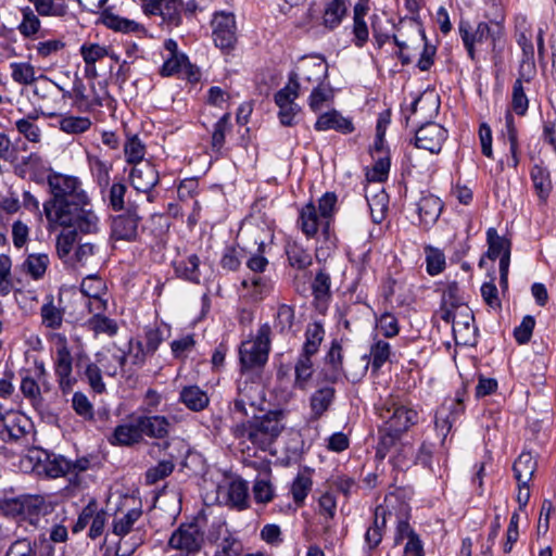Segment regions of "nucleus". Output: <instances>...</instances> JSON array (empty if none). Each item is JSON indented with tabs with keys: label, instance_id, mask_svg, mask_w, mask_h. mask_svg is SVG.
Returning a JSON list of instances; mask_svg holds the SVG:
<instances>
[{
	"label": "nucleus",
	"instance_id": "nucleus-1",
	"mask_svg": "<svg viewBox=\"0 0 556 556\" xmlns=\"http://www.w3.org/2000/svg\"><path fill=\"white\" fill-rule=\"evenodd\" d=\"M47 184L50 198L42 208L49 231L56 230L58 226H76L83 233L98 231L99 218L77 177L53 172L48 175Z\"/></svg>",
	"mask_w": 556,
	"mask_h": 556
},
{
	"label": "nucleus",
	"instance_id": "nucleus-2",
	"mask_svg": "<svg viewBox=\"0 0 556 556\" xmlns=\"http://www.w3.org/2000/svg\"><path fill=\"white\" fill-rule=\"evenodd\" d=\"M377 413L382 421V425L379 427L380 440L377 455L383 458L400 440L402 433L417 424L418 413L412 407L404 405L393 395H390L377 406Z\"/></svg>",
	"mask_w": 556,
	"mask_h": 556
},
{
	"label": "nucleus",
	"instance_id": "nucleus-3",
	"mask_svg": "<svg viewBox=\"0 0 556 556\" xmlns=\"http://www.w3.org/2000/svg\"><path fill=\"white\" fill-rule=\"evenodd\" d=\"M283 419L282 410H270L247 422L235 425L231 433L241 443L250 442L261 451H268L285 430Z\"/></svg>",
	"mask_w": 556,
	"mask_h": 556
},
{
	"label": "nucleus",
	"instance_id": "nucleus-4",
	"mask_svg": "<svg viewBox=\"0 0 556 556\" xmlns=\"http://www.w3.org/2000/svg\"><path fill=\"white\" fill-rule=\"evenodd\" d=\"M270 349V327L268 324L262 325L256 337L241 343L239 355L240 363L244 368H254L263 366L268 358Z\"/></svg>",
	"mask_w": 556,
	"mask_h": 556
},
{
	"label": "nucleus",
	"instance_id": "nucleus-5",
	"mask_svg": "<svg viewBox=\"0 0 556 556\" xmlns=\"http://www.w3.org/2000/svg\"><path fill=\"white\" fill-rule=\"evenodd\" d=\"M204 544V531L197 521L181 523L170 535L168 545L181 556H194Z\"/></svg>",
	"mask_w": 556,
	"mask_h": 556
},
{
	"label": "nucleus",
	"instance_id": "nucleus-6",
	"mask_svg": "<svg viewBox=\"0 0 556 556\" xmlns=\"http://www.w3.org/2000/svg\"><path fill=\"white\" fill-rule=\"evenodd\" d=\"M142 510L140 508H132L121 517H115L113 521V533L119 536V542L116 546V556H130L136 548L142 543V539L138 535L132 542L126 539V535L131 532L134 525L141 517Z\"/></svg>",
	"mask_w": 556,
	"mask_h": 556
},
{
	"label": "nucleus",
	"instance_id": "nucleus-7",
	"mask_svg": "<svg viewBox=\"0 0 556 556\" xmlns=\"http://www.w3.org/2000/svg\"><path fill=\"white\" fill-rule=\"evenodd\" d=\"M11 510L23 519L29 521L30 525H37L41 517L51 514L54 506L43 495H23L10 504Z\"/></svg>",
	"mask_w": 556,
	"mask_h": 556
},
{
	"label": "nucleus",
	"instance_id": "nucleus-8",
	"mask_svg": "<svg viewBox=\"0 0 556 556\" xmlns=\"http://www.w3.org/2000/svg\"><path fill=\"white\" fill-rule=\"evenodd\" d=\"M459 35L464 42V46L471 60L476 58L475 45L481 43L488 39H491L493 49L496 48L497 41L502 34L500 26L497 30L491 29L488 23L480 22L476 29H472L469 22L462 20L458 25Z\"/></svg>",
	"mask_w": 556,
	"mask_h": 556
},
{
	"label": "nucleus",
	"instance_id": "nucleus-9",
	"mask_svg": "<svg viewBox=\"0 0 556 556\" xmlns=\"http://www.w3.org/2000/svg\"><path fill=\"white\" fill-rule=\"evenodd\" d=\"M264 243L258 247V253L253 254L247 261V267L253 273V276L244 278L241 282L244 289H251L250 296L254 300H261L268 289V280L257 274H262L268 266V260L263 256Z\"/></svg>",
	"mask_w": 556,
	"mask_h": 556
},
{
	"label": "nucleus",
	"instance_id": "nucleus-10",
	"mask_svg": "<svg viewBox=\"0 0 556 556\" xmlns=\"http://www.w3.org/2000/svg\"><path fill=\"white\" fill-rule=\"evenodd\" d=\"M473 321L475 317L469 306H459L458 309L453 311V318L450 323H452V330L457 344H475L477 327Z\"/></svg>",
	"mask_w": 556,
	"mask_h": 556
},
{
	"label": "nucleus",
	"instance_id": "nucleus-11",
	"mask_svg": "<svg viewBox=\"0 0 556 556\" xmlns=\"http://www.w3.org/2000/svg\"><path fill=\"white\" fill-rule=\"evenodd\" d=\"M213 39L216 47L220 49L232 48L236 37V18L230 12H216L212 21Z\"/></svg>",
	"mask_w": 556,
	"mask_h": 556
},
{
	"label": "nucleus",
	"instance_id": "nucleus-12",
	"mask_svg": "<svg viewBox=\"0 0 556 556\" xmlns=\"http://www.w3.org/2000/svg\"><path fill=\"white\" fill-rule=\"evenodd\" d=\"M446 138L447 131L440 124L426 123L416 130L415 146L430 153H439Z\"/></svg>",
	"mask_w": 556,
	"mask_h": 556
},
{
	"label": "nucleus",
	"instance_id": "nucleus-13",
	"mask_svg": "<svg viewBox=\"0 0 556 556\" xmlns=\"http://www.w3.org/2000/svg\"><path fill=\"white\" fill-rule=\"evenodd\" d=\"M264 401V392L261 383L255 381H239L238 394L233 400L235 413H240L242 416H248L247 406L256 407Z\"/></svg>",
	"mask_w": 556,
	"mask_h": 556
},
{
	"label": "nucleus",
	"instance_id": "nucleus-14",
	"mask_svg": "<svg viewBox=\"0 0 556 556\" xmlns=\"http://www.w3.org/2000/svg\"><path fill=\"white\" fill-rule=\"evenodd\" d=\"M131 186L139 192L149 193L160 180L159 172L155 166L146 161L132 166L129 173ZM148 201H153L152 195L148 194Z\"/></svg>",
	"mask_w": 556,
	"mask_h": 556
},
{
	"label": "nucleus",
	"instance_id": "nucleus-15",
	"mask_svg": "<svg viewBox=\"0 0 556 556\" xmlns=\"http://www.w3.org/2000/svg\"><path fill=\"white\" fill-rule=\"evenodd\" d=\"M109 442L116 446H134L143 442L140 426H138V416L131 414L122 424L114 428Z\"/></svg>",
	"mask_w": 556,
	"mask_h": 556
},
{
	"label": "nucleus",
	"instance_id": "nucleus-16",
	"mask_svg": "<svg viewBox=\"0 0 556 556\" xmlns=\"http://www.w3.org/2000/svg\"><path fill=\"white\" fill-rule=\"evenodd\" d=\"M137 416L142 440L144 437L164 440L169 435L174 426L173 420L163 415L140 414Z\"/></svg>",
	"mask_w": 556,
	"mask_h": 556
},
{
	"label": "nucleus",
	"instance_id": "nucleus-17",
	"mask_svg": "<svg viewBox=\"0 0 556 556\" xmlns=\"http://www.w3.org/2000/svg\"><path fill=\"white\" fill-rule=\"evenodd\" d=\"M342 361V346L338 341H333L326 356L327 364H329L333 369V378H337V375L340 372H344L345 377L352 381H358L365 376L369 363L366 356L357 361L359 363V368L355 371L351 369L344 371Z\"/></svg>",
	"mask_w": 556,
	"mask_h": 556
},
{
	"label": "nucleus",
	"instance_id": "nucleus-18",
	"mask_svg": "<svg viewBox=\"0 0 556 556\" xmlns=\"http://www.w3.org/2000/svg\"><path fill=\"white\" fill-rule=\"evenodd\" d=\"M140 216L136 210L129 207L126 213L119 214L112 220L111 233L116 240L131 241L137 236Z\"/></svg>",
	"mask_w": 556,
	"mask_h": 556
},
{
	"label": "nucleus",
	"instance_id": "nucleus-19",
	"mask_svg": "<svg viewBox=\"0 0 556 556\" xmlns=\"http://www.w3.org/2000/svg\"><path fill=\"white\" fill-rule=\"evenodd\" d=\"M459 306L467 305L463 302L457 282H451L443 290L441 307L438 315L442 320L450 324L451 318H453V311L458 309Z\"/></svg>",
	"mask_w": 556,
	"mask_h": 556
},
{
	"label": "nucleus",
	"instance_id": "nucleus-20",
	"mask_svg": "<svg viewBox=\"0 0 556 556\" xmlns=\"http://www.w3.org/2000/svg\"><path fill=\"white\" fill-rule=\"evenodd\" d=\"M55 375L63 392H68L75 379L72 378V356L67 348L63 346L56 352Z\"/></svg>",
	"mask_w": 556,
	"mask_h": 556
},
{
	"label": "nucleus",
	"instance_id": "nucleus-21",
	"mask_svg": "<svg viewBox=\"0 0 556 556\" xmlns=\"http://www.w3.org/2000/svg\"><path fill=\"white\" fill-rule=\"evenodd\" d=\"M315 129L319 131L333 129L342 134H351L354 130L353 123L333 110L321 114L316 123Z\"/></svg>",
	"mask_w": 556,
	"mask_h": 556
},
{
	"label": "nucleus",
	"instance_id": "nucleus-22",
	"mask_svg": "<svg viewBox=\"0 0 556 556\" xmlns=\"http://www.w3.org/2000/svg\"><path fill=\"white\" fill-rule=\"evenodd\" d=\"M179 401L193 412L203 410L210 403L206 392L198 386L185 387L180 391Z\"/></svg>",
	"mask_w": 556,
	"mask_h": 556
},
{
	"label": "nucleus",
	"instance_id": "nucleus-23",
	"mask_svg": "<svg viewBox=\"0 0 556 556\" xmlns=\"http://www.w3.org/2000/svg\"><path fill=\"white\" fill-rule=\"evenodd\" d=\"M334 399V389L324 387L316 390L309 400L312 418L319 419L330 407Z\"/></svg>",
	"mask_w": 556,
	"mask_h": 556
},
{
	"label": "nucleus",
	"instance_id": "nucleus-24",
	"mask_svg": "<svg viewBox=\"0 0 556 556\" xmlns=\"http://www.w3.org/2000/svg\"><path fill=\"white\" fill-rule=\"evenodd\" d=\"M321 219L315 205L309 202L300 211L298 224L305 236L312 238L317 233Z\"/></svg>",
	"mask_w": 556,
	"mask_h": 556
},
{
	"label": "nucleus",
	"instance_id": "nucleus-25",
	"mask_svg": "<svg viewBox=\"0 0 556 556\" xmlns=\"http://www.w3.org/2000/svg\"><path fill=\"white\" fill-rule=\"evenodd\" d=\"M443 205L439 198L433 195L422 198L418 203L420 220L425 226L434 224L438 220Z\"/></svg>",
	"mask_w": 556,
	"mask_h": 556
},
{
	"label": "nucleus",
	"instance_id": "nucleus-26",
	"mask_svg": "<svg viewBox=\"0 0 556 556\" xmlns=\"http://www.w3.org/2000/svg\"><path fill=\"white\" fill-rule=\"evenodd\" d=\"M536 469V462L531 453L523 452L515 460L513 470L517 482L529 483Z\"/></svg>",
	"mask_w": 556,
	"mask_h": 556
},
{
	"label": "nucleus",
	"instance_id": "nucleus-27",
	"mask_svg": "<svg viewBox=\"0 0 556 556\" xmlns=\"http://www.w3.org/2000/svg\"><path fill=\"white\" fill-rule=\"evenodd\" d=\"M59 228L63 230L56 236L55 248L59 257L64 260L70 256L78 232H83L76 226H58Z\"/></svg>",
	"mask_w": 556,
	"mask_h": 556
},
{
	"label": "nucleus",
	"instance_id": "nucleus-28",
	"mask_svg": "<svg viewBox=\"0 0 556 556\" xmlns=\"http://www.w3.org/2000/svg\"><path fill=\"white\" fill-rule=\"evenodd\" d=\"M37 117L28 115L15 122L17 132L23 136L28 142L40 144L42 141L41 127L36 123Z\"/></svg>",
	"mask_w": 556,
	"mask_h": 556
},
{
	"label": "nucleus",
	"instance_id": "nucleus-29",
	"mask_svg": "<svg viewBox=\"0 0 556 556\" xmlns=\"http://www.w3.org/2000/svg\"><path fill=\"white\" fill-rule=\"evenodd\" d=\"M367 204L370 210L372 222L379 224L383 220L388 211L389 197L382 188L374 193H366Z\"/></svg>",
	"mask_w": 556,
	"mask_h": 556
},
{
	"label": "nucleus",
	"instance_id": "nucleus-30",
	"mask_svg": "<svg viewBox=\"0 0 556 556\" xmlns=\"http://www.w3.org/2000/svg\"><path fill=\"white\" fill-rule=\"evenodd\" d=\"M301 71L303 80L319 85L327 76L328 66L321 59H309L302 63Z\"/></svg>",
	"mask_w": 556,
	"mask_h": 556
},
{
	"label": "nucleus",
	"instance_id": "nucleus-31",
	"mask_svg": "<svg viewBox=\"0 0 556 556\" xmlns=\"http://www.w3.org/2000/svg\"><path fill=\"white\" fill-rule=\"evenodd\" d=\"M312 356L313 355H306V353L302 352L294 367V386L301 390L306 389L314 372Z\"/></svg>",
	"mask_w": 556,
	"mask_h": 556
},
{
	"label": "nucleus",
	"instance_id": "nucleus-32",
	"mask_svg": "<svg viewBox=\"0 0 556 556\" xmlns=\"http://www.w3.org/2000/svg\"><path fill=\"white\" fill-rule=\"evenodd\" d=\"M178 73H185L189 78L194 76L192 66L185 54L168 56L161 68L163 76H172Z\"/></svg>",
	"mask_w": 556,
	"mask_h": 556
},
{
	"label": "nucleus",
	"instance_id": "nucleus-33",
	"mask_svg": "<svg viewBox=\"0 0 556 556\" xmlns=\"http://www.w3.org/2000/svg\"><path fill=\"white\" fill-rule=\"evenodd\" d=\"M330 275L324 269L319 270L312 283L313 294L318 307H325L327 300L330 298Z\"/></svg>",
	"mask_w": 556,
	"mask_h": 556
},
{
	"label": "nucleus",
	"instance_id": "nucleus-34",
	"mask_svg": "<svg viewBox=\"0 0 556 556\" xmlns=\"http://www.w3.org/2000/svg\"><path fill=\"white\" fill-rule=\"evenodd\" d=\"M346 5L344 0H331L329 1L324 11V25L329 28H336L345 16Z\"/></svg>",
	"mask_w": 556,
	"mask_h": 556
},
{
	"label": "nucleus",
	"instance_id": "nucleus-35",
	"mask_svg": "<svg viewBox=\"0 0 556 556\" xmlns=\"http://www.w3.org/2000/svg\"><path fill=\"white\" fill-rule=\"evenodd\" d=\"M49 265V257L47 254H29L23 263V269L33 279L38 280L43 277Z\"/></svg>",
	"mask_w": 556,
	"mask_h": 556
},
{
	"label": "nucleus",
	"instance_id": "nucleus-36",
	"mask_svg": "<svg viewBox=\"0 0 556 556\" xmlns=\"http://www.w3.org/2000/svg\"><path fill=\"white\" fill-rule=\"evenodd\" d=\"M96 361L106 375L116 376L119 368H123L126 364L127 356L124 352L118 354H112L111 357L103 352H99L96 354Z\"/></svg>",
	"mask_w": 556,
	"mask_h": 556
},
{
	"label": "nucleus",
	"instance_id": "nucleus-37",
	"mask_svg": "<svg viewBox=\"0 0 556 556\" xmlns=\"http://www.w3.org/2000/svg\"><path fill=\"white\" fill-rule=\"evenodd\" d=\"M10 68L13 81L20 85L28 86L36 80L35 67L28 62H12Z\"/></svg>",
	"mask_w": 556,
	"mask_h": 556
},
{
	"label": "nucleus",
	"instance_id": "nucleus-38",
	"mask_svg": "<svg viewBox=\"0 0 556 556\" xmlns=\"http://www.w3.org/2000/svg\"><path fill=\"white\" fill-rule=\"evenodd\" d=\"M533 186L541 199L547 198L552 190V181L548 170L541 166L534 165L530 173Z\"/></svg>",
	"mask_w": 556,
	"mask_h": 556
},
{
	"label": "nucleus",
	"instance_id": "nucleus-39",
	"mask_svg": "<svg viewBox=\"0 0 556 556\" xmlns=\"http://www.w3.org/2000/svg\"><path fill=\"white\" fill-rule=\"evenodd\" d=\"M59 127L66 134L78 135L90 129L91 121L88 117L66 115L59 121Z\"/></svg>",
	"mask_w": 556,
	"mask_h": 556
},
{
	"label": "nucleus",
	"instance_id": "nucleus-40",
	"mask_svg": "<svg viewBox=\"0 0 556 556\" xmlns=\"http://www.w3.org/2000/svg\"><path fill=\"white\" fill-rule=\"evenodd\" d=\"M325 330L318 323L312 324L305 331V342L303 351L306 355H314L317 353L320 343L324 339Z\"/></svg>",
	"mask_w": 556,
	"mask_h": 556
},
{
	"label": "nucleus",
	"instance_id": "nucleus-41",
	"mask_svg": "<svg viewBox=\"0 0 556 556\" xmlns=\"http://www.w3.org/2000/svg\"><path fill=\"white\" fill-rule=\"evenodd\" d=\"M124 154L127 163L134 166L139 163H143L146 154V146L138 138V136L128 137L124 144Z\"/></svg>",
	"mask_w": 556,
	"mask_h": 556
},
{
	"label": "nucleus",
	"instance_id": "nucleus-42",
	"mask_svg": "<svg viewBox=\"0 0 556 556\" xmlns=\"http://www.w3.org/2000/svg\"><path fill=\"white\" fill-rule=\"evenodd\" d=\"M299 88L298 75L295 73H291L287 86L275 94V103L277 105L295 103V99L299 97Z\"/></svg>",
	"mask_w": 556,
	"mask_h": 556
},
{
	"label": "nucleus",
	"instance_id": "nucleus-43",
	"mask_svg": "<svg viewBox=\"0 0 556 556\" xmlns=\"http://www.w3.org/2000/svg\"><path fill=\"white\" fill-rule=\"evenodd\" d=\"M88 160L90 170L99 187L101 189L106 188L110 184V172L112 169V165L97 156H89Z\"/></svg>",
	"mask_w": 556,
	"mask_h": 556
},
{
	"label": "nucleus",
	"instance_id": "nucleus-44",
	"mask_svg": "<svg viewBox=\"0 0 556 556\" xmlns=\"http://www.w3.org/2000/svg\"><path fill=\"white\" fill-rule=\"evenodd\" d=\"M486 240L489 245L486 255L490 260L501 257L505 251H509V242L500 237L494 228L486 231Z\"/></svg>",
	"mask_w": 556,
	"mask_h": 556
},
{
	"label": "nucleus",
	"instance_id": "nucleus-45",
	"mask_svg": "<svg viewBox=\"0 0 556 556\" xmlns=\"http://www.w3.org/2000/svg\"><path fill=\"white\" fill-rule=\"evenodd\" d=\"M333 89L323 84L317 85L309 96V108L314 112L320 111L325 104H328L333 99Z\"/></svg>",
	"mask_w": 556,
	"mask_h": 556
},
{
	"label": "nucleus",
	"instance_id": "nucleus-46",
	"mask_svg": "<svg viewBox=\"0 0 556 556\" xmlns=\"http://www.w3.org/2000/svg\"><path fill=\"white\" fill-rule=\"evenodd\" d=\"M380 513V508H376L375 510V520L370 528L365 533V542L368 545L369 549H375L382 540L383 529L386 527V510L382 509V520L381 525H378V515Z\"/></svg>",
	"mask_w": 556,
	"mask_h": 556
},
{
	"label": "nucleus",
	"instance_id": "nucleus-47",
	"mask_svg": "<svg viewBox=\"0 0 556 556\" xmlns=\"http://www.w3.org/2000/svg\"><path fill=\"white\" fill-rule=\"evenodd\" d=\"M99 248L90 242L81 243L77 247L74 257L77 264L81 266L94 265L99 260Z\"/></svg>",
	"mask_w": 556,
	"mask_h": 556
},
{
	"label": "nucleus",
	"instance_id": "nucleus-48",
	"mask_svg": "<svg viewBox=\"0 0 556 556\" xmlns=\"http://www.w3.org/2000/svg\"><path fill=\"white\" fill-rule=\"evenodd\" d=\"M181 0H162L161 16L172 26L181 23Z\"/></svg>",
	"mask_w": 556,
	"mask_h": 556
},
{
	"label": "nucleus",
	"instance_id": "nucleus-49",
	"mask_svg": "<svg viewBox=\"0 0 556 556\" xmlns=\"http://www.w3.org/2000/svg\"><path fill=\"white\" fill-rule=\"evenodd\" d=\"M199 257L195 254H192L186 261L179 262L176 265V271L187 280L199 282Z\"/></svg>",
	"mask_w": 556,
	"mask_h": 556
},
{
	"label": "nucleus",
	"instance_id": "nucleus-50",
	"mask_svg": "<svg viewBox=\"0 0 556 556\" xmlns=\"http://www.w3.org/2000/svg\"><path fill=\"white\" fill-rule=\"evenodd\" d=\"M38 380L25 374L21 381V391L23 395L28 399L31 404L39 405L42 403L41 391Z\"/></svg>",
	"mask_w": 556,
	"mask_h": 556
},
{
	"label": "nucleus",
	"instance_id": "nucleus-51",
	"mask_svg": "<svg viewBox=\"0 0 556 556\" xmlns=\"http://www.w3.org/2000/svg\"><path fill=\"white\" fill-rule=\"evenodd\" d=\"M248 486L243 481H232L228 486V500L232 506L243 509L247 507Z\"/></svg>",
	"mask_w": 556,
	"mask_h": 556
},
{
	"label": "nucleus",
	"instance_id": "nucleus-52",
	"mask_svg": "<svg viewBox=\"0 0 556 556\" xmlns=\"http://www.w3.org/2000/svg\"><path fill=\"white\" fill-rule=\"evenodd\" d=\"M391 354V346L384 340H377L370 349L371 366L375 370L381 368V366L389 359Z\"/></svg>",
	"mask_w": 556,
	"mask_h": 556
},
{
	"label": "nucleus",
	"instance_id": "nucleus-53",
	"mask_svg": "<svg viewBox=\"0 0 556 556\" xmlns=\"http://www.w3.org/2000/svg\"><path fill=\"white\" fill-rule=\"evenodd\" d=\"M175 468L172 460H161L155 466L149 468L146 472V481L148 484H154L157 481L168 477Z\"/></svg>",
	"mask_w": 556,
	"mask_h": 556
},
{
	"label": "nucleus",
	"instance_id": "nucleus-54",
	"mask_svg": "<svg viewBox=\"0 0 556 556\" xmlns=\"http://www.w3.org/2000/svg\"><path fill=\"white\" fill-rule=\"evenodd\" d=\"M42 324L51 329H58L62 325L63 313L52 302L43 304L40 309Z\"/></svg>",
	"mask_w": 556,
	"mask_h": 556
},
{
	"label": "nucleus",
	"instance_id": "nucleus-55",
	"mask_svg": "<svg viewBox=\"0 0 556 556\" xmlns=\"http://www.w3.org/2000/svg\"><path fill=\"white\" fill-rule=\"evenodd\" d=\"M105 282L94 275L87 276L80 286V291L89 299L102 296L105 293Z\"/></svg>",
	"mask_w": 556,
	"mask_h": 556
},
{
	"label": "nucleus",
	"instance_id": "nucleus-56",
	"mask_svg": "<svg viewBox=\"0 0 556 556\" xmlns=\"http://www.w3.org/2000/svg\"><path fill=\"white\" fill-rule=\"evenodd\" d=\"M312 479L308 476H296L291 486V493L294 502L298 505L303 504L304 500L306 498L308 492L312 489Z\"/></svg>",
	"mask_w": 556,
	"mask_h": 556
},
{
	"label": "nucleus",
	"instance_id": "nucleus-57",
	"mask_svg": "<svg viewBox=\"0 0 556 556\" xmlns=\"http://www.w3.org/2000/svg\"><path fill=\"white\" fill-rule=\"evenodd\" d=\"M230 114H224L214 125V130L212 134V148L215 151H219L225 143V135L226 131L230 128Z\"/></svg>",
	"mask_w": 556,
	"mask_h": 556
},
{
	"label": "nucleus",
	"instance_id": "nucleus-58",
	"mask_svg": "<svg viewBox=\"0 0 556 556\" xmlns=\"http://www.w3.org/2000/svg\"><path fill=\"white\" fill-rule=\"evenodd\" d=\"M90 328L96 333H106L109 336H114L117 332V324L102 314H94L93 317L89 320Z\"/></svg>",
	"mask_w": 556,
	"mask_h": 556
},
{
	"label": "nucleus",
	"instance_id": "nucleus-59",
	"mask_svg": "<svg viewBox=\"0 0 556 556\" xmlns=\"http://www.w3.org/2000/svg\"><path fill=\"white\" fill-rule=\"evenodd\" d=\"M72 407L77 415L86 420H92L94 413L93 406L88 397L81 392H75L72 399Z\"/></svg>",
	"mask_w": 556,
	"mask_h": 556
},
{
	"label": "nucleus",
	"instance_id": "nucleus-60",
	"mask_svg": "<svg viewBox=\"0 0 556 556\" xmlns=\"http://www.w3.org/2000/svg\"><path fill=\"white\" fill-rule=\"evenodd\" d=\"M528 98L525 93L521 79H517L513 87L511 108L518 115H525L528 110Z\"/></svg>",
	"mask_w": 556,
	"mask_h": 556
},
{
	"label": "nucleus",
	"instance_id": "nucleus-61",
	"mask_svg": "<svg viewBox=\"0 0 556 556\" xmlns=\"http://www.w3.org/2000/svg\"><path fill=\"white\" fill-rule=\"evenodd\" d=\"M5 556H37L36 543L26 538L17 539L11 543Z\"/></svg>",
	"mask_w": 556,
	"mask_h": 556
},
{
	"label": "nucleus",
	"instance_id": "nucleus-62",
	"mask_svg": "<svg viewBox=\"0 0 556 556\" xmlns=\"http://www.w3.org/2000/svg\"><path fill=\"white\" fill-rule=\"evenodd\" d=\"M40 28V21L31 9L23 10V21L18 26L20 33L25 37L35 35Z\"/></svg>",
	"mask_w": 556,
	"mask_h": 556
},
{
	"label": "nucleus",
	"instance_id": "nucleus-63",
	"mask_svg": "<svg viewBox=\"0 0 556 556\" xmlns=\"http://www.w3.org/2000/svg\"><path fill=\"white\" fill-rule=\"evenodd\" d=\"M70 469V463L64 457H53L47 456L46 464L43 465V470L47 476L51 478H59L64 476Z\"/></svg>",
	"mask_w": 556,
	"mask_h": 556
},
{
	"label": "nucleus",
	"instance_id": "nucleus-64",
	"mask_svg": "<svg viewBox=\"0 0 556 556\" xmlns=\"http://www.w3.org/2000/svg\"><path fill=\"white\" fill-rule=\"evenodd\" d=\"M426 263L427 271L432 276L438 275L444 269L445 256L440 250L429 248L427 250Z\"/></svg>",
	"mask_w": 556,
	"mask_h": 556
}]
</instances>
